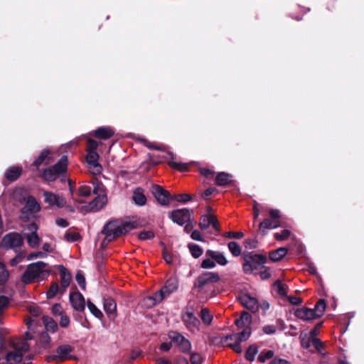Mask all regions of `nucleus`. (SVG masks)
<instances>
[{"mask_svg": "<svg viewBox=\"0 0 364 364\" xmlns=\"http://www.w3.org/2000/svg\"><path fill=\"white\" fill-rule=\"evenodd\" d=\"M96 195L95 198L90 203V210L97 211L103 208L107 203V193L105 186L98 179L94 178L92 181V187L87 185H82L78 189L80 196L87 197L91 191Z\"/></svg>", "mask_w": 364, "mask_h": 364, "instance_id": "obj_1", "label": "nucleus"}, {"mask_svg": "<svg viewBox=\"0 0 364 364\" xmlns=\"http://www.w3.org/2000/svg\"><path fill=\"white\" fill-rule=\"evenodd\" d=\"M136 228V225L135 222H121L117 220L108 222L105 224L102 230V233L105 235V239L102 242V246L105 247L109 242Z\"/></svg>", "mask_w": 364, "mask_h": 364, "instance_id": "obj_2", "label": "nucleus"}, {"mask_svg": "<svg viewBox=\"0 0 364 364\" xmlns=\"http://www.w3.org/2000/svg\"><path fill=\"white\" fill-rule=\"evenodd\" d=\"M50 274L48 264L43 262H37L30 264L22 276V282L24 284H31L35 280H43Z\"/></svg>", "mask_w": 364, "mask_h": 364, "instance_id": "obj_3", "label": "nucleus"}, {"mask_svg": "<svg viewBox=\"0 0 364 364\" xmlns=\"http://www.w3.org/2000/svg\"><path fill=\"white\" fill-rule=\"evenodd\" d=\"M243 271L245 274H250L255 271H259L267 262V257L262 255L247 253L243 256Z\"/></svg>", "mask_w": 364, "mask_h": 364, "instance_id": "obj_4", "label": "nucleus"}, {"mask_svg": "<svg viewBox=\"0 0 364 364\" xmlns=\"http://www.w3.org/2000/svg\"><path fill=\"white\" fill-rule=\"evenodd\" d=\"M251 315L249 313L244 311L242 313L240 317L235 321V323L237 328H242V332L240 333L230 334L228 338H239L240 340L247 341L251 335Z\"/></svg>", "mask_w": 364, "mask_h": 364, "instance_id": "obj_5", "label": "nucleus"}, {"mask_svg": "<svg viewBox=\"0 0 364 364\" xmlns=\"http://www.w3.org/2000/svg\"><path fill=\"white\" fill-rule=\"evenodd\" d=\"M67 166L68 157L66 156H63L56 164L43 170L42 177L48 181H53L60 175L66 172Z\"/></svg>", "mask_w": 364, "mask_h": 364, "instance_id": "obj_6", "label": "nucleus"}, {"mask_svg": "<svg viewBox=\"0 0 364 364\" xmlns=\"http://www.w3.org/2000/svg\"><path fill=\"white\" fill-rule=\"evenodd\" d=\"M269 216L272 219H265L264 221L260 223L259 225V231L263 234H266V230L268 229H275L281 226L279 221L280 212L277 209H270Z\"/></svg>", "mask_w": 364, "mask_h": 364, "instance_id": "obj_7", "label": "nucleus"}, {"mask_svg": "<svg viewBox=\"0 0 364 364\" xmlns=\"http://www.w3.org/2000/svg\"><path fill=\"white\" fill-rule=\"evenodd\" d=\"M220 280L219 275L215 272H207L200 274L195 281L194 287L201 291L209 284L218 282Z\"/></svg>", "mask_w": 364, "mask_h": 364, "instance_id": "obj_8", "label": "nucleus"}, {"mask_svg": "<svg viewBox=\"0 0 364 364\" xmlns=\"http://www.w3.org/2000/svg\"><path fill=\"white\" fill-rule=\"evenodd\" d=\"M25 229L28 230L24 232L23 235L27 240V243L31 248H36L38 247L41 239L37 234L38 226L36 223H32L26 225Z\"/></svg>", "mask_w": 364, "mask_h": 364, "instance_id": "obj_9", "label": "nucleus"}, {"mask_svg": "<svg viewBox=\"0 0 364 364\" xmlns=\"http://www.w3.org/2000/svg\"><path fill=\"white\" fill-rule=\"evenodd\" d=\"M74 350V347L69 344H61L56 348L55 355L51 358L60 361L75 359V356L73 355Z\"/></svg>", "mask_w": 364, "mask_h": 364, "instance_id": "obj_10", "label": "nucleus"}, {"mask_svg": "<svg viewBox=\"0 0 364 364\" xmlns=\"http://www.w3.org/2000/svg\"><path fill=\"white\" fill-rule=\"evenodd\" d=\"M171 342L178 346L181 352L183 353H190L191 350V343L188 339L186 338L178 332L173 331L168 334Z\"/></svg>", "mask_w": 364, "mask_h": 364, "instance_id": "obj_11", "label": "nucleus"}, {"mask_svg": "<svg viewBox=\"0 0 364 364\" xmlns=\"http://www.w3.org/2000/svg\"><path fill=\"white\" fill-rule=\"evenodd\" d=\"M23 241V237L20 234L10 232L3 237L1 246L5 249H14L21 246Z\"/></svg>", "mask_w": 364, "mask_h": 364, "instance_id": "obj_12", "label": "nucleus"}, {"mask_svg": "<svg viewBox=\"0 0 364 364\" xmlns=\"http://www.w3.org/2000/svg\"><path fill=\"white\" fill-rule=\"evenodd\" d=\"M156 200L161 205H168L172 198V196L168 191L164 189L161 186L154 185L151 190Z\"/></svg>", "mask_w": 364, "mask_h": 364, "instance_id": "obj_13", "label": "nucleus"}, {"mask_svg": "<svg viewBox=\"0 0 364 364\" xmlns=\"http://www.w3.org/2000/svg\"><path fill=\"white\" fill-rule=\"evenodd\" d=\"M191 211L188 208L178 209L171 213V218L173 222L183 225L187 223H191Z\"/></svg>", "mask_w": 364, "mask_h": 364, "instance_id": "obj_14", "label": "nucleus"}, {"mask_svg": "<svg viewBox=\"0 0 364 364\" xmlns=\"http://www.w3.org/2000/svg\"><path fill=\"white\" fill-rule=\"evenodd\" d=\"M39 210L40 205L37 203L36 200L32 196H28L27 198L26 205L22 209V218L28 220L31 215L36 213Z\"/></svg>", "mask_w": 364, "mask_h": 364, "instance_id": "obj_15", "label": "nucleus"}, {"mask_svg": "<svg viewBox=\"0 0 364 364\" xmlns=\"http://www.w3.org/2000/svg\"><path fill=\"white\" fill-rule=\"evenodd\" d=\"M178 288V280L176 277H170L166 282L164 286L157 292L162 296V299L175 292Z\"/></svg>", "mask_w": 364, "mask_h": 364, "instance_id": "obj_16", "label": "nucleus"}, {"mask_svg": "<svg viewBox=\"0 0 364 364\" xmlns=\"http://www.w3.org/2000/svg\"><path fill=\"white\" fill-rule=\"evenodd\" d=\"M182 321L186 328L191 331L198 329L200 325V321L189 311H185L182 314Z\"/></svg>", "mask_w": 364, "mask_h": 364, "instance_id": "obj_17", "label": "nucleus"}, {"mask_svg": "<svg viewBox=\"0 0 364 364\" xmlns=\"http://www.w3.org/2000/svg\"><path fill=\"white\" fill-rule=\"evenodd\" d=\"M70 301L73 308L77 311H83L85 307L84 296L80 292L70 294Z\"/></svg>", "mask_w": 364, "mask_h": 364, "instance_id": "obj_18", "label": "nucleus"}, {"mask_svg": "<svg viewBox=\"0 0 364 364\" xmlns=\"http://www.w3.org/2000/svg\"><path fill=\"white\" fill-rule=\"evenodd\" d=\"M54 160L53 153L50 149H44L33 161L32 166L38 168L41 164H48Z\"/></svg>", "mask_w": 364, "mask_h": 364, "instance_id": "obj_19", "label": "nucleus"}, {"mask_svg": "<svg viewBox=\"0 0 364 364\" xmlns=\"http://www.w3.org/2000/svg\"><path fill=\"white\" fill-rule=\"evenodd\" d=\"M239 300L243 306L252 311H257L259 309L258 301L255 298L250 296L249 294H244L240 295Z\"/></svg>", "mask_w": 364, "mask_h": 364, "instance_id": "obj_20", "label": "nucleus"}, {"mask_svg": "<svg viewBox=\"0 0 364 364\" xmlns=\"http://www.w3.org/2000/svg\"><path fill=\"white\" fill-rule=\"evenodd\" d=\"M58 268L60 275V294H63L70 285L71 274L63 265H59Z\"/></svg>", "mask_w": 364, "mask_h": 364, "instance_id": "obj_21", "label": "nucleus"}, {"mask_svg": "<svg viewBox=\"0 0 364 364\" xmlns=\"http://www.w3.org/2000/svg\"><path fill=\"white\" fill-rule=\"evenodd\" d=\"M212 225L216 230H219V224L217 219L212 215H203L200 218L199 226L202 230H206Z\"/></svg>", "mask_w": 364, "mask_h": 364, "instance_id": "obj_22", "label": "nucleus"}, {"mask_svg": "<svg viewBox=\"0 0 364 364\" xmlns=\"http://www.w3.org/2000/svg\"><path fill=\"white\" fill-rule=\"evenodd\" d=\"M230 335L222 338L221 342L223 345H225L230 348H231L233 350H235L236 353H241L242 352V348L240 345V343L243 340H240L239 338H228Z\"/></svg>", "mask_w": 364, "mask_h": 364, "instance_id": "obj_23", "label": "nucleus"}, {"mask_svg": "<svg viewBox=\"0 0 364 364\" xmlns=\"http://www.w3.org/2000/svg\"><path fill=\"white\" fill-rule=\"evenodd\" d=\"M43 195L45 197V201L49 205H55L58 207H63L65 204L64 198L58 195L47 191H45Z\"/></svg>", "mask_w": 364, "mask_h": 364, "instance_id": "obj_24", "label": "nucleus"}, {"mask_svg": "<svg viewBox=\"0 0 364 364\" xmlns=\"http://www.w3.org/2000/svg\"><path fill=\"white\" fill-rule=\"evenodd\" d=\"M296 317L302 320H313L317 318L313 309L301 308L296 311Z\"/></svg>", "mask_w": 364, "mask_h": 364, "instance_id": "obj_25", "label": "nucleus"}, {"mask_svg": "<svg viewBox=\"0 0 364 364\" xmlns=\"http://www.w3.org/2000/svg\"><path fill=\"white\" fill-rule=\"evenodd\" d=\"M114 130L109 127H101L94 131L93 134L95 137L100 139H107L114 134Z\"/></svg>", "mask_w": 364, "mask_h": 364, "instance_id": "obj_26", "label": "nucleus"}, {"mask_svg": "<svg viewBox=\"0 0 364 364\" xmlns=\"http://www.w3.org/2000/svg\"><path fill=\"white\" fill-rule=\"evenodd\" d=\"M206 255L210 257L220 265L225 266L228 264V260L226 257L223 253L220 252L208 250L206 252Z\"/></svg>", "mask_w": 364, "mask_h": 364, "instance_id": "obj_27", "label": "nucleus"}, {"mask_svg": "<svg viewBox=\"0 0 364 364\" xmlns=\"http://www.w3.org/2000/svg\"><path fill=\"white\" fill-rule=\"evenodd\" d=\"M104 310L108 315H114L117 310V304L112 298L104 299Z\"/></svg>", "mask_w": 364, "mask_h": 364, "instance_id": "obj_28", "label": "nucleus"}, {"mask_svg": "<svg viewBox=\"0 0 364 364\" xmlns=\"http://www.w3.org/2000/svg\"><path fill=\"white\" fill-rule=\"evenodd\" d=\"M162 300V296L156 292L153 296L144 299V305L147 308H151L160 303Z\"/></svg>", "mask_w": 364, "mask_h": 364, "instance_id": "obj_29", "label": "nucleus"}, {"mask_svg": "<svg viewBox=\"0 0 364 364\" xmlns=\"http://www.w3.org/2000/svg\"><path fill=\"white\" fill-rule=\"evenodd\" d=\"M288 250L285 247H279L269 253V258L273 262L281 260L287 253Z\"/></svg>", "mask_w": 364, "mask_h": 364, "instance_id": "obj_30", "label": "nucleus"}, {"mask_svg": "<svg viewBox=\"0 0 364 364\" xmlns=\"http://www.w3.org/2000/svg\"><path fill=\"white\" fill-rule=\"evenodd\" d=\"M168 154L170 155V160H168V164L171 168L177 169L181 171H185L188 170L187 164L177 162L174 161V156L172 153H169Z\"/></svg>", "mask_w": 364, "mask_h": 364, "instance_id": "obj_31", "label": "nucleus"}, {"mask_svg": "<svg viewBox=\"0 0 364 364\" xmlns=\"http://www.w3.org/2000/svg\"><path fill=\"white\" fill-rule=\"evenodd\" d=\"M231 178L232 176L230 174L225 172H220L218 173L216 176V183L218 186H224L229 184L231 182Z\"/></svg>", "mask_w": 364, "mask_h": 364, "instance_id": "obj_32", "label": "nucleus"}, {"mask_svg": "<svg viewBox=\"0 0 364 364\" xmlns=\"http://www.w3.org/2000/svg\"><path fill=\"white\" fill-rule=\"evenodd\" d=\"M21 169L20 168L13 166L6 171L5 176L7 179L10 181H15L18 178V176L21 174Z\"/></svg>", "mask_w": 364, "mask_h": 364, "instance_id": "obj_33", "label": "nucleus"}, {"mask_svg": "<svg viewBox=\"0 0 364 364\" xmlns=\"http://www.w3.org/2000/svg\"><path fill=\"white\" fill-rule=\"evenodd\" d=\"M43 321L46 329L48 331L54 333L58 330L57 323L52 318L45 316L43 317Z\"/></svg>", "mask_w": 364, "mask_h": 364, "instance_id": "obj_34", "label": "nucleus"}, {"mask_svg": "<svg viewBox=\"0 0 364 364\" xmlns=\"http://www.w3.org/2000/svg\"><path fill=\"white\" fill-rule=\"evenodd\" d=\"M133 200L139 205H143L146 202V198L140 189H136L134 192Z\"/></svg>", "mask_w": 364, "mask_h": 364, "instance_id": "obj_35", "label": "nucleus"}, {"mask_svg": "<svg viewBox=\"0 0 364 364\" xmlns=\"http://www.w3.org/2000/svg\"><path fill=\"white\" fill-rule=\"evenodd\" d=\"M325 309L326 303L323 299H320L316 304L314 309H313L317 318L321 316L323 314Z\"/></svg>", "mask_w": 364, "mask_h": 364, "instance_id": "obj_36", "label": "nucleus"}, {"mask_svg": "<svg viewBox=\"0 0 364 364\" xmlns=\"http://www.w3.org/2000/svg\"><path fill=\"white\" fill-rule=\"evenodd\" d=\"M188 248L192 256L195 258L199 257L203 254L202 248L198 245L189 244Z\"/></svg>", "mask_w": 364, "mask_h": 364, "instance_id": "obj_37", "label": "nucleus"}, {"mask_svg": "<svg viewBox=\"0 0 364 364\" xmlns=\"http://www.w3.org/2000/svg\"><path fill=\"white\" fill-rule=\"evenodd\" d=\"M228 249L235 257L239 256L241 253V248L236 242H230L228 243Z\"/></svg>", "mask_w": 364, "mask_h": 364, "instance_id": "obj_38", "label": "nucleus"}, {"mask_svg": "<svg viewBox=\"0 0 364 364\" xmlns=\"http://www.w3.org/2000/svg\"><path fill=\"white\" fill-rule=\"evenodd\" d=\"M87 308L90 311V312L98 318H101L103 316L102 312L91 301H87Z\"/></svg>", "mask_w": 364, "mask_h": 364, "instance_id": "obj_39", "label": "nucleus"}, {"mask_svg": "<svg viewBox=\"0 0 364 364\" xmlns=\"http://www.w3.org/2000/svg\"><path fill=\"white\" fill-rule=\"evenodd\" d=\"M99 155L96 151H87L86 161L87 165L94 164L98 163Z\"/></svg>", "mask_w": 364, "mask_h": 364, "instance_id": "obj_40", "label": "nucleus"}, {"mask_svg": "<svg viewBox=\"0 0 364 364\" xmlns=\"http://www.w3.org/2000/svg\"><path fill=\"white\" fill-rule=\"evenodd\" d=\"M58 293L60 294V287H59L57 283H53L50 287L48 291L46 293L48 299L53 298Z\"/></svg>", "mask_w": 364, "mask_h": 364, "instance_id": "obj_41", "label": "nucleus"}, {"mask_svg": "<svg viewBox=\"0 0 364 364\" xmlns=\"http://www.w3.org/2000/svg\"><path fill=\"white\" fill-rule=\"evenodd\" d=\"M274 352L272 350L262 351L257 359L259 363H264L267 360L272 358Z\"/></svg>", "mask_w": 364, "mask_h": 364, "instance_id": "obj_42", "label": "nucleus"}, {"mask_svg": "<svg viewBox=\"0 0 364 364\" xmlns=\"http://www.w3.org/2000/svg\"><path fill=\"white\" fill-rule=\"evenodd\" d=\"M200 318L205 324H210L212 321V316L207 309H203L200 311Z\"/></svg>", "mask_w": 364, "mask_h": 364, "instance_id": "obj_43", "label": "nucleus"}, {"mask_svg": "<svg viewBox=\"0 0 364 364\" xmlns=\"http://www.w3.org/2000/svg\"><path fill=\"white\" fill-rule=\"evenodd\" d=\"M9 279V272L6 270L5 265L0 262V284H4Z\"/></svg>", "mask_w": 364, "mask_h": 364, "instance_id": "obj_44", "label": "nucleus"}, {"mask_svg": "<svg viewBox=\"0 0 364 364\" xmlns=\"http://www.w3.org/2000/svg\"><path fill=\"white\" fill-rule=\"evenodd\" d=\"M258 350L256 346H251L248 348L247 350V352L245 353V358L247 360L250 361H252L255 359V357L256 354L257 353Z\"/></svg>", "mask_w": 364, "mask_h": 364, "instance_id": "obj_45", "label": "nucleus"}, {"mask_svg": "<svg viewBox=\"0 0 364 364\" xmlns=\"http://www.w3.org/2000/svg\"><path fill=\"white\" fill-rule=\"evenodd\" d=\"M65 239L68 242H75L80 239L79 233L75 232H67L65 235Z\"/></svg>", "mask_w": 364, "mask_h": 364, "instance_id": "obj_46", "label": "nucleus"}, {"mask_svg": "<svg viewBox=\"0 0 364 364\" xmlns=\"http://www.w3.org/2000/svg\"><path fill=\"white\" fill-rule=\"evenodd\" d=\"M274 287L280 295L285 296L287 294L286 284L282 283L280 281H277L274 283Z\"/></svg>", "mask_w": 364, "mask_h": 364, "instance_id": "obj_47", "label": "nucleus"}, {"mask_svg": "<svg viewBox=\"0 0 364 364\" xmlns=\"http://www.w3.org/2000/svg\"><path fill=\"white\" fill-rule=\"evenodd\" d=\"M191 199V197L186 193L183 194H178L172 196L171 200H174L178 202L186 203L189 201Z\"/></svg>", "mask_w": 364, "mask_h": 364, "instance_id": "obj_48", "label": "nucleus"}, {"mask_svg": "<svg viewBox=\"0 0 364 364\" xmlns=\"http://www.w3.org/2000/svg\"><path fill=\"white\" fill-rule=\"evenodd\" d=\"M290 235V231L289 230H284L281 233H275L274 238L277 240L282 241L287 239Z\"/></svg>", "mask_w": 364, "mask_h": 364, "instance_id": "obj_49", "label": "nucleus"}, {"mask_svg": "<svg viewBox=\"0 0 364 364\" xmlns=\"http://www.w3.org/2000/svg\"><path fill=\"white\" fill-rule=\"evenodd\" d=\"M9 305V299L5 296H0V316Z\"/></svg>", "mask_w": 364, "mask_h": 364, "instance_id": "obj_50", "label": "nucleus"}, {"mask_svg": "<svg viewBox=\"0 0 364 364\" xmlns=\"http://www.w3.org/2000/svg\"><path fill=\"white\" fill-rule=\"evenodd\" d=\"M154 237V234L151 230L143 231L139 233V238L142 240H150Z\"/></svg>", "mask_w": 364, "mask_h": 364, "instance_id": "obj_51", "label": "nucleus"}, {"mask_svg": "<svg viewBox=\"0 0 364 364\" xmlns=\"http://www.w3.org/2000/svg\"><path fill=\"white\" fill-rule=\"evenodd\" d=\"M90 172L93 174H99L101 173L102 167L99 163L88 165Z\"/></svg>", "mask_w": 364, "mask_h": 364, "instance_id": "obj_52", "label": "nucleus"}, {"mask_svg": "<svg viewBox=\"0 0 364 364\" xmlns=\"http://www.w3.org/2000/svg\"><path fill=\"white\" fill-rule=\"evenodd\" d=\"M203 362L202 356L197 353H193L191 357V364H201Z\"/></svg>", "mask_w": 364, "mask_h": 364, "instance_id": "obj_53", "label": "nucleus"}, {"mask_svg": "<svg viewBox=\"0 0 364 364\" xmlns=\"http://www.w3.org/2000/svg\"><path fill=\"white\" fill-rule=\"evenodd\" d=\"M259 274L262 279H267L271 276L270 273L269 272V269L264 266H262L259 270Z\"/></svg>", "mask_w": 364, "mask_h": 364, "instance_id": "obj_54", "label": "nucleus"}, {"mask_svg": "<svg viewBox=\"0 0 364 364\" xmlns=\"http://www.w3.org/2000/svg\"><path fill=\"white\" fill-rule=\"evenodd\" d=\"M201 267L204 269H212L215 267V263L210 259H205L203 261Z\"/></svg>", "mask_w": 364, "mask_h": 364, "instance_id": "obj_55", "label": "nucleus"}, {"mask_svg": "<svg viewBox=\"0 0 364 364\" xmlns=\"http://www.w3.org/2000/svg\"><path fill=\"white\" fill-rule=\"evenodd\" d=\"M63 307L59 304H55L52 307V313L55 316H61L63 315Z\"/></svg>", "mask_w": 364, "mask_h": 364, "instance_id": "obj_56", "label": "nucleus"}, {"mask_svg": "<svg viewBox=\"0 0 364 364\" xmlns=\"http://www.w3.org/2000/svg\"><path fill=\"white\" fill-rule=\"evenodd\" d=\"M257 245V241L255 239H247L245 241V246L246 248L254 249Z\"/></svg>", "mask_w": 364, "mask_h": 364, "instance_id": "obj_57", "label": "nucleus"}, {"mask_svg": "<svg viewBox=\"0 0 364 364\" xmlns=\"http://www.w3.org/2000/svg\"><path fill=\"white\" fill-rule=\"evenodd\" d=\"M76 281L80 285V287L85 289V279L84 276L81 273H77L75 277Z\"/></svg>", "mask_w": 364, "mask_h": 364, "instance_id": "obj_58", "label": "nucleus"}, {"mask_svg": "<svg viewBox=\"0 0 364 364\" xmlns=\"http://www.w3.org/2000/svg\"><path fill=\"white\" fill-rule=\"evenodd\" d=\"M70 324V318L67 315H61L60 320V326L62 328H66Z\"/></svg>", "mask_w": 364, "mask_h": 364, "instance_id": "obj_59", "label": "nucleus"}, {"mask_svg": "<svg viewBox=\"0 0 364 364\" xmlns=\"http://www.w3.org/2000/svg\"><path fill=\"white\" fill-rule=\"evenodd\" d=\"M97 146H98V143L96 141L91 139H88L87 151H96Z\"/></svg>", "mask_w": 364, "mask_h": 364, "instance_id": "obj_60", "label": "nucleus"}, {"mask_svg": "<svg viewBox=\"0 0 364 364\" xmlns=\"http://www.w3.org/2000/svg\"><path fill=\"white\" fill-rule=\"evenodd\" d=\"M225 236L226 237H234V238H237V239H240L243 237V233L242 232H228L225 234Z\"/></svg>", "mask_w": 364, "mask_h": 364, "instance_id": "obj_61", "label": "nucleus"}, {"mask_svg": "<svg viewBox=\"0 0 364 364\" xmlns=\"http://www.w3.org/2000/svg\"><path fill=\"white\" fill-rule=\"evenodd\" d=\"M263 331L266 334H273L276 332V327L272 325H267L263 327Z\"/></svg>", "mask_w": 364, "mask_h": 364, "instance_id": "obj_62", "label": "nucleus"}, {"mask_svg": "<svg viewBox=\"0 0 364 364\" xmlns=\"http://www.w3.org/2000/svg\"><path fill=\"white\" fill-rule=\"evenodd\" d=\"M29 312L32 316L37 317L41 314V310L38 307L32 306L29 308Z\"/></svg>", "mask_w": 364, "mask_h": 364, "instance_id": "obj_63", "label": "nucleus"}, {"mask_svg": "<svg viewBox=\"0 0 364 364\" xmlns=\"http://www.w3.org/2000/svg\"><path fill=\"white\" fill-rule=\"evenodd\" d=\"M270 364H291V363L282 358H275L271 361Z\"/></svg>", "mask_w": 364, "mask_h": 364, "instance_id": "obj_64", "label": "nucleus"}]
</instances>
